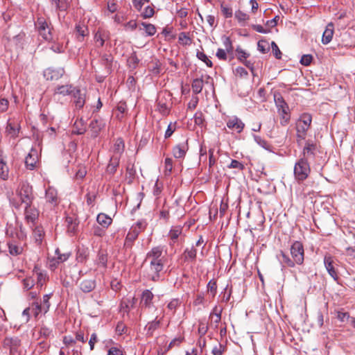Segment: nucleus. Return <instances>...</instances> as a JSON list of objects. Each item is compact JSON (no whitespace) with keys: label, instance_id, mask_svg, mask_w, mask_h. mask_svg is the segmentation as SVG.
Here are the masks:
<instances>
[{"label":"nucleus","instance_id":"obj_7","mask_svg":"<svg viewBox=\"0 0 355 355\" xmlns=\"http://www.w3.org/2000/svg\"><path fill=\"white\" fill-rule=\"evenodd\" d=\"M164 262H158L150 264L148 272V278L153 282H158L160 278V272L163 270Z\"/></svg>","mask_w":355,"mask_h":355},{"label":"nucleus","instance_id":"obj_1","mask_svg":"<svg viewBox=\"0 0 355 355\" xmlns=\"http://www.w3.org/2000/svg\"><path fill=\"white\" fill-rule=\"evenodd\" d=\"M291 259L284 252L280 251L279 259L283 267H295V264L302 265L304 260V250L300 241H295L291 246Z\"/></svg>","mask_w":355,"mask_h":355},{"label":"nucleus","instance_id":"obj_21","mask_svg":"<svg viewBox=\"0 0 355 355\" xmlns=\"http://www.w3.org/2000/svg\"><path fill=\"white\" fill-rule=\"evenodd\" d=\"M74 130L73 132L77 135H83L86 131L87 123L83 119V118H80L77 116L76 120L74 122Z\"/></svg>","mask_w":355,"mask_h":355},{"label":"nucleus","instance_id":"obj_28","mask_svg":"<svg viewBox=\"0 0 355 355\" xmlns=\"http://www.w3.org/2000/svg\"><path fill=\"white\" fill-rule=\"evenodd\" d=\"M96 220L100 225L106 229L112 224V219L110 217L103 213H101L97 216Z\"/></svg>","mask_w":355,"mask_h":355},{"label":"nucleus","instance_id":"obj_14","mask_svg":"<svg viewBox=\"0 0 355 355\" xmlns=\"http://www.w3.org/2000/svg\"><path fill=\"white\" fill-rule=\"evenodd\" d=\"M154 295L150 290H144L141 294L140 305L141 307L149 308L152 305Z\"/></svg>","mask_w":355,"mask_h":355},{"label":"nucleus","instance_id":"obj_43","mask_svg":"<svg viewBox=\"0 0 355 355\" xmlns=\"http://www.w3.org/2000/svg\"><path fill=\"white\" fill-rule=\"evenodd\" d=\"M141 25L143 26L147 35L153 36L156 33V28L153 24L143 22Z\"/></svg>","mask_w":355,"mask_h":355},{"label":"nucleus","instance_id":"obj_54","mask_svg":"<svg viewBox=\"0 0 355 355\" xmlns=\"http://www.w3.org/2000/svg\"><path fill=\"white\" fill-rule=\"evenodd\" d=\"M226 349V347L219 343L218 345L214 347L211 353L213 355H222Z\"/></svg>","mask_w":355,"mask_h":355},{"label":"nucleus","instance_id":"obj_44","mask_svg":"<svg viewBox=\"0 0 355 355\" xmlns=\"http://www.w3.org/2000/svg\"><path fill=\"white\" fill-rule=\"evenodd\" d=\"M236 56L238 60H239L241 62H243V61L245 59H247L250 56V53L245 52L243 49H242L241 47L238 46L236 49Z\"/></svg>","mask_w":355,"mask_h":355},{"label":"nucleus","instance_id":"obj_20","mask_svg":"<svg viewBox=\"0 0 355 355\" xmlns=\"http://www.w3.org/2000/svg\"><path fill=\"white\" fill-rule=\"evenodd\" d=\"M77 39L82 42L84 37L89 34L87 26L83 23H78L75 26Z\"/></svg>","mask_w":355,"mask_h":355},{"label":"nucleus","instance_id":"obj_38","mask_svg":"<svg viewBox=\"0 0 355 355\" xmlns=\"http://www.w3.org/2000/svg\"><path fill=\"white\" fill-rule=\"evenodd\" d=\"M182 228L180 226H176V227H173L169 232V237L171 239V240L175 243L176 241V240L178 239V238L179 237V236L182 234Z\"/></svg>","mask_w":355,"mask_h":355},{"label":"nucleus","instance_id":"obj_10","mask_svg":"<svg viewBox=\"0 0 355 355\" xmlns=\"http://www.w3.org/2000/svg\"><path fill=\"white\" fill-rule=\"evenodd\" d=\"M324 263L329 275L335 281H338L339 277L338 275V272L334 268V261L333 257L330 255H326L324 258Z\"/></svg>","mask_w":355,"mask_h":355},{"label":"nucleus","instance_id":"obj_61","mask_svg":"<svg viewBox=\"0 0 355 355\" xmlns=\"http://www.w3.org/2000/svg\"><path fill=\"white\" fill-rule=\"evenodd\" d=\"M194 122L196 125H200L203 124L205 118L202 112H195L193 115Z\"/></svg>","mask_w":355,"mask_h":355},{"label":"nucleus","instance_id":"obj_46","mask_svg":"<svg viewBox=\"0 0 355 355\" xmlns=\"http://www.w3.org/2000/svg\"><path fill=\"white\" fill-rule=\"evenodd\" d=\"M154 14H155L154 8L150 6H148L141 12V16L144 19H148V18L152 17L154 15Z\"/></svg>","mask_w":355,"mask_h":355},{"label":"nucleus","instance_id":"obj_63","mask_svg":"<svg viewBox=\"0 0 355 355\" xmlns=\"http://www.w3.org/2000/svg\"><path fill=\"white\" fill-rule=\"evenodd\" d=\"M106 228H103L102 226L99 227L98 225L94 226L92 228L93 234L97 236H103L105 234Z\"/></svg>","mask_w":355,"mask_h":355},{"label":"nucleus","instance_id":"obj_13","mask_svg":"<svg viewBox=\"0 0 355 355\" xmlns=\"http://www.w3.org/2000/svg\"><path fill=\"white\" fill-rule=\"evenodd\" d=\"M38 160L37 152L32 148L25 159V165L29 170H33Z\"/></svg>","mask_w":355,"mask_h":355},{"label":"nucleus","instance_id":"obj_33","mask_svg":"<svg viewBox=\"0 0 355 355\" xmlns=\"http://www.w3.org/2000/svg\"><path fill=\"white\" fill-rule=\"evenodd\" d=\"M234 17L241 26H245L246 22L250 19V17L248 14L240 10L235 12Z\"/></svg>","mask_w":355,"mask_h":355},{"label":"nucleus","instance_id":"obj_31","mask_svg":"<svg viewBox=\"0 0 355 355\" xmlns=\"http://www.w3.org/2000/svg\"><path fill=\"white\" fill-rule=\"evenodd\" d=\"M76 89V87H73L71 85H61L58 86L55 89V93L60 94L62 95H68V94H73V91Z\"/></svg>","mask_w":355,"mask_h":355},{"label":"nucleus","instance_id":"obj_45","mask_svg":"<svg viewBox=\"0 0 355 355\" xmlns=\"http://www.w3.org/2000/svg\"><path fill=\"white\" fill-rule=\"evenodd\" d=\"M312 121L311 116L306 112L303 113L297 121L302 122L304 125H306V127L309 128Z\"/></svg>","mask_w":355,"mask_h":355},{"label":"nucleus","instance_id":"obj_36","mask_svg":"<svg viewBox=\"0 0 355 355\" xmlns=\"http://www.w3.org/2000/svg\"><path fill=\"white\" fill-rule=\"evenodd\" d=\"M9 252L12 256H17L22 253L23 248L13 242L8 243Z\"/></svg>","mask_w":355,"mask_h":355},{"label":"nucleus","instance_id":"obj_16","mask_svg":"<svg viewBox=\"0 0 355 355\" xmlns=\"http://www.w3.org/2000/svg\"><path fill=\"white\" fill-rule=\"evenodd\" d=\"M188 150L187 141L180 143L173 149V153L175 158H183Z\"/></svg>","mask_w":355,"mask_h":355},{"label":"nucleus","instance_id":"obj_32","mask_svg":"<svg viewBox=\"0 0 355 355\" xmlns=\"http://www.w3.org/2000/svg\"><path fill=\"white\" fill-rule=\"evenodd\" d=\"M33 237L35 240V242L38 245L41 244L42 239L44 236V232L43 228L40 226L35 227V229L33 230Z\"/></svg>","mask_w":355,"mask_h":355},{"label":"nucleus","instance_id":"obj_52","mask_svg":"<svg viewBox=\"0 0 355 355\" xmlns=\"http://www.w3.org/2000/svg\"><path fill=\"white\" fill-rule=\"evenodd\" d=\"M139 62V60L137 58V56L136 55L135 53H132L129 57V58L128 60V63L130 67H132V68H135L137 66Z\"/></svg>","mask_w":355,"mask_h":355},{"label":"nucleus","instance_id":"obj_26","mask_svg":"<svg viewBox=\"0 0 355 355\" xmlns=\"http://www.w3.org/2000/svg\"><path fill=\"white\" fill-rule=\"evenodd\" d=\"M96 287V282L94 279H85L80 283V288L83 293H89Z\"/></svg>","mask_w":355,"mask_h":355},{"label":"nucleus","instance_id":"obj_29","mask_svg":"<svg viewBox=\"0 0 355 355\" xmlns=\"http://www.w3.org/2000/svg\"><path fill=\"white\" fill-rule=\"evenodd\" d=\"M196 249L194 247H191V248H187L184 250L183 253V257L186 261H194L196 259Z\"/></svg>","mask_w":355,"mask_h":355},{"label":"nucleus","instance_id":"obj_62","mask_svg":"<svg viewBox=\"0 0 355 355\" xmlns=\"http://www.w3.org/2000/svg\"><path fill=\"white\" fill-rule=\"evenodd\" d=\"M234 73L236 76H239L240 78H244L248 75V71L245 70V68L242 67H236L234 70Z\"/></svg>","mask_w":355,"mask_h":355},{"label":"nucleus","instance_id":"obj_59","mask_svg":"<svg viewBox=\"0 0 355 355\" xmlns=\"http://www.w3.org/2000/svg\"><path fill=\"white\" fill-rule=\"evenodd\" d=\"M223 39L225 50L227 52H232L233 51V46L230 38L229 37L224 36Z\"/></svg>","mask_w":355,"mask_h":355},{"label":"nucleus","instance_id":"obj_30","mask_svg":"<svg viewBox=\"0 0 355 355\" xmlns=\"http://www.w3.org/2000/svg\"><path fill=\"white\" fill-rule=\"evenodd\" d=\"M8 167L6 165L3 157L0 155V177L2 180H6L8 178Z\"/></svg>","mask_w":355,"mask_h":355},{"label":"nucleus","instance_id":"obj_2","mask_svg":"<svg viewBox=\"0 0 355 355\" xmlns=\"http://www.w3.org/2000/svg\"><path fill=\"white\" fill-rule=\"evenodd\" d=\"M16 194L19 198V201L10 200V203L15 209H19L22 204H33L35 199L33 187L27 182H21L16 190Z\"/></svg>","mask_w":355,"mask_h":355},{"label":"nucleus","instance_id":"obj_37","mask_svg":"<svg viewBox=\"0 0 355 355\" xmlns=\"http://www.w3.org/2000/svg\"><path fill=\"white\" fill-rule=\"evenodd\" d=\"M163 247L156 246L153 248L148 253L147 257H154L158 259H162Z\"/></svg>","mask_w":355,"mask_h":355},{"label":"nucleus","instance_id":"obj_15","mask_svg":"<svg viewBox=\"0 0 355 355\" xmlns=\"http://www.w3.org/2000/svg\"><path fill=\"white\" fill-rule=\"evenodd\" d=\"M334 25L332 22H329L326 28L323 33L322 37V42L324 44H329L334 35Z\"/></svg>","mask_w":355,"mask_h":355},{"label":"nucleus","instance_id":"obj_22","mask_svg":"<svg viewBox=\"0 0 355 355\" xmlns=\"http://www.w3.org/2000/svg\"><path fill=\"white\" fill-rule=\"evenodd\" d=\"M273 96L278 111H286V110L288 108V106L285 102L281 94L278 92H275Z\"/></svg>","mask_w":355,"mask_h":355},{"label":"nucleus","instance_id":"obj_5","mask_svg":"<svg viewBox=\"0 0 355 355\" xmlns=\"http://www.w3.org/2000/svg\"><path fill=\"white\" fill-rule=\"evenodd\" d=\"M3 345L9 348L10 355H20L21 340L18 337H6L3 340Z\"/></svg>","mask_w":355,"mask_h":355},{"label":"nucleus","instance_id":"obj_48","mask_svg":"<svg viewBox=\"0 0 355 355\" xmlns=\"http://www.w3.org/2000/svg\"><path fill=\"white\" fill-rule=\"evenodd\" d=\"M126 174L128 178L129 179V182H131L132 180L135 178L136 174V170L133 164H129L126 168Z\"/></svg>","mask_w":355,"mask_h":355},{"label":"nucleus","instance_id":"obj_18","mask_svg":"<svg viewBox=\"0 0 355 355\" xmlns=\"http://www.w3.org/2000/svg\"><path fill=\"white\" fill-rule=\"evenodd\" d=\"M227 126L230 129H234L237 132L240 133L243 130L245 126L244 123L236 116H234L232 119H229L227 122Z\"/></svg>","mask_w":355,"mask_h":355},{"label":"nucleus","instance_id":"obj_24","mask_svg":"<svg viewBox=\"0 0 355 355\" xmlns=\"http://www.w3.org/2000/svg\"><path fill=\"white\" fill-rule=\"evenodd\" d=\"M46 202L51 203L53 205L58 204V193L57 191L53 187H49L46 190Z\"/></svg>","mask_w":355,"mask_h":355},{"label":"nucleus","instance_id":"obj_49","mask_svg":"<svg viewBox=\"0 0 355 355\" xmlns=\"http://www.w3.org/2000/svg\"><path fill=\"white\" fill-rule=\"evenodd\" d=\"M55 254H57L56 262L58 263H62V262L67 261L69 259V256L71 255V254L69 252H66V253H62V254L60 253L59 249H57L55 250Z\"/></svg>","mask_w":355,"mask_h":355},{"label":"nucleus","instance_id":"obj_25","mask_svg":"<svg viewBox=\"0 0 355 355\" xmlns=\"http://www.w3.org/2000/svg\"><path fill=\"white\" fill-rule=\"evenodd\" d=\"M103 126L104 123L102 120L96 119H93L89 123V128L92 132V137H97L98 132L101 131Z\"/></svg>","mask_w":355,"mask_h":355},{"label":"nucleus","instance_id":"obj_56","mask_svg":"<svg viewBox=\"0 0 355 355\" xmlns=\"http://www.w3.org/2000/svg\"><path fill=\"white\" fill-rule=\"evenodd\" d=\"M88 256L87 250L85 249H78L77 252V260L80 262H83L86 260Z\"/></svg>","mask_w":355,"mask_h":355},{"label":"nucleus","instance_id":"obj_39","mask_svg":"<svg viewBox=\"0 0 355 355\" xmlns=\"http://www.w3.org/2000/svg\"><path fill=\"white\" fill-rule=\"evenodd\" d=\"M220 7L221 12L225 18H230L232 17L233 11H232V8L230 6L225 3L224 2H222L220 3Z\"/></svg>","mask_w":355,"mask_h":355},{"label":"nucleus","instance_id":"obj_17","mask_svg":"<svg viewBox=\"0 0 355 355\" xmlns=\"http://www.w3.org/2000/svg\"><path fill=\"white\" fill-rule=\"evenodd\" d=\"M139 234L140 230H137V228H131L125 237L124 245L126 248H131L133 242L137 239Z\"/></svg>","mask_w":355,"mask_h":355},{"label":"nucleus","instance_id":"obj_64","mask_svg":"<svg viewBox=\"0 0 355 355\" xmlns=\"http://www.w3.org/2000/svg\"><path fill=\"white\" fill-rule=\"evenodd\" d=\"M50 1L53 5H54L56 10H65L67 9V6L60 0H50Z\"/></svg>","mask_w":355,"mask_h":355},{"label":"nucleus","instance_id":"obj_40","mask_svg":"<svg viewBox=\"0 0 355 355\" xmlns=\"http://www.w3.org/2000/svg\"><path fill=\"white\" fill-rule=\"evenodd\" d=\"M107 261V254L103 251H99L98 254L97 260H96L97 264L103 268H106Z\"/></svg>","mask_w":355,"mask_h":355},{"label":"nucleus","instance_id":"obj_58","mask_svg":"<svg viewBox=\"0 0 355 355\" xmlns=\"http://www.w3.org/2000/svg\"><path fill=\"white\" fill-rule=\"evenodd\" d=\"M217 285L216 282L214 280H210L207 284V291L212 294V296L214 297L216 294Z\"/></svg>","mask_w":355,"mask_h":355},{"label":"nucleus","instance_id":"obj_47","mask_svg":"<svg viewBox=\"0 0 355 355\" xmlns=\"http://www.w3.org/2000/svg\"><path fill=\"white\" fill-rule=\"evenodd\" d=\"M178 40L179 42L183 45H190L191 43V39L189 37L188 34L184 32L180 33Z\"/></svg>","mask_w":355,"mask_h":355},{"label":"nucleus","instance_id":"obj_53","mask_svg":"<svg viewBox=\"0 0 355 355\" xmlns=\"http://www.w3.org/2000/svg\"><path fill=\"white\" fill-rule=\"evenodd\" d=\"M197 57L199 60L204 62L207 64V67H212L211 61L208 58V57L206 55V54L204 53L203 52L198 51L197 53Z\"/></svg>","mask_w":355,"mask_h":355},{"label":"nucleus","instance_id":"obj_23","mask_svg":"<svg viewBox=\"0 0 355 355\" xmlns=\"http://www.w3.org/2000/svg\"><path fill=\"white\" fill-rule=\"evenodd\" d=\"M108 38L106 31L98 29L94 35V41L98 47H102L104 45L105 40Z\"/></svg>","mask_w":355,"mask_h":355},{"label":"nucleus","instance_id":"obj_35","mask_svg":"<svg viewBox=\"0 0 355 355\" xmlns=\"http://www.w3.org/2000/svg\"><path fill=\"white\" fill-rule=\"evenodd\" d=\"M291 112H278L275 117L277 121H279L281 125H286L288 124L291 119Z\"/></svg>","mask_w":355,"mask_h":355},{"label":"nucleus","instance_id":"obj_6","mask_svg":"<svg viewBox=\"0 0 355 355\" xmlns=\"http://www.w3.org/2000/svg\"><path fill=\"white\" fill-rule=\"evenodd\" d=\"M72 103L78 110L83 108L86 101V91L76 88L72 94Z\"/></svg>","mask_w":355,"mask_h":355},{"label":"nucleus","instance_id":"obj_55","mask_svg":"<svg viewBox=\"0 0 355 355\" xmlns=\"http://www.w3.org/2000/svg\"><path fill=\"white\" fill-rule=\"evenodd\" d=\"M181 302L178 298L173 299L167 305V308L171 311H175L176 309L180 306Z\"/></svg>","mask_w":355,"mask_h":355},{"label":"nucleus","instance_id":"obj_50","mask_svg":"<svg viewBox=\"0 0 355 355\" xmlns=\"http://www.w3.org/2000/svg\"><path fill=\"white\" fill-rule=\"evenodd\" d=\"M52 295V293L51 294H46V295H44L43 296V300H42V306H43V309H44V313H46L49 311V308H50V302H49V300L51 298Z\"/></svg>","mask_w":355,"mask_h":355},{"label":"nucleus","instance_id":"obj_3","mask_svg":"<svg viewBox=\"0 0 355 355\" xmlns=\"http://www.w3.org/2000/svg\"><path fill=\"white\" fill-rule=\"evenodd\" d=\"M311 173L309 163L305 158H300L294 166V175L298 182L305 180Z\"/></svg>","mask_w":355,"mask_h":355},{"label":"nucleus","instance_id":"obj_51","mask_svg":"<svg viewBox=\"0 0 355 355\" xmlns=\"http://www.w3.org/2000/svg\"><path fill=\"white\" fill-rule=\"evenodd\" d=\"M19 125L17 123H12L10 121L8 123L7 125V130L8 132L13 136L16 135L17 133L19 132Z\"/></svg>","mask_w":355,"mask_h":355},{"label":"nucleus","instance_id":"obj_19","mask_svg":"<svg viewBox=\"0 0 355 355\" xmlns=\"http://www.w3.org/2000/svg\"><path fill=\"white\" fill-rule=\"evenodd\" d=\"M33 272L37 275V287L41 289L48 280L49 277L46 273L41 272L37 266L34 267Z\"/></svg>","mask_w":355,"mask_h":355},{"label":"nucleus","instance_id":"obj_11","mask_svg":"<svg viewBox=\"0 0 355 355\" xmlns=\"http://www.w3.org/2000/svg\"><path fill=\"white\" fill-rule=\"evenodd\" d=\"M212 78H211L209 76H206V79L204 80L202 78H196L193 80L191 84L192 91L194 94H199L202 92L204 83L206 84L212 85Z\"/></svg>","mask_w":355,"mask_h":355},{"label":"nucleus","instance_id":"obj_27","mask_svg":"<svg viewBox=\"0 0 355 355\" xmlns=\"http://www.w3.org/2000/svg\"><path fill=\"white\" fill-rule=\"evenodd\" d=\"M119 156H112L110 160V163L108 164L106 172L110 175H113L116 171V168L119 164Z\"/></svg>","mask_w":355,"mask_h":355},{"label":"nucleus","instance_id":"obj_42","mask_svg":"<svg viewBox=\"0 0 355 355\" xmlns=\"http://www.w3.org/2000/svg\"><path fill=\"white\" fill-rule=\"evenodd\" d=\"M336 318L342 322H351V317L347 312H344L343 310L336 311Z\"/></svg>","mask_w":355,"mask_h":355},{"label":"nucleus","instance_id":"obj_41","mask_svg":"<svg viewBox=\"0 0 355 355\" xmlns=\"http://www.w3.org/2000/svg\"><path fill=\"white\" fill-rule=\"evenodd\" d=\"M31 308V313L34 315L35 318H37L40 313H44L43 306L42 304L38 302H33Z\"/></svg>","mask_w":355,"mask_h":355},{"label":"nucleus","instance_id":"obj_9","mask_svg":"<svg viewBox=\"0 0 355 355\" xmlns=\"http://www.w3.org/2000/svg\"><path fill=\"white\" fill-rule=\"evenodd\" d=\"M317 146L315 144H313L310 141H306L305 146L303 148L301 158H305V160L309 162L311 159L314 158Z\"/></svg>","mask_w":355,"mask_h":355},{"label":"nucleus","instance_id":"obj_57","mask_svg":"<svg viewBox=\"0 0 355 355\" xmlns=\"http://www.w3.org/2000/svg\"><path fill=\"white\" fill-rule=\"evenodd\" d=\"M227 167L230 168H236L239 171H243L244 169V165L236 159H232Z\"/></svg>","mask_w":355,"mask_h":355},{"label":"nucleus","instance_id":"obj_12","mask_svg":"<svg viewBox=\"0 0 355 355\" xmlns=\"http://www.w3.org/2000/svg\"><path fill=\"white\" fill-rule=\"evenodd\" d=\"M162 320V318L157 320V317H156L155 320L147 323L144 329L146 331V335L148 338L153 337L155 331L161 327Z\"/></svg>","mask_w":355,"mask_h":355},{"label":"nucleus","instance_id":"obj_60","mask_svg":"<svg viewBox=\"0 0 355 355\" xmlns=\"http://www.w3.org/2000/svg\"><path fill=\"white\" fill-rule=\"evenodd\" d=\"M24 288L26 290L31 289L35 285V281L32 277H27L23 280Z\"/></svg>","mask_w":355,"mask_h":355},{"label":"nucleus","instance_id":"obj_8","mask_svg":"<svg viewBox=\"0 0 355 355\" xmlns=\"http://www.w3.org/2000/svg\"><path fill=\"white\" fill-rule=\"evenodd\" d=\"M24 216L27 223H34L39 216V211L33 204H26L24 207Z\"/></svg>","mask_w":355,"mask_h":355},{"label":"nucleus","instance_id":"obj_34","mask_svg":"<svg viewBox=\"0 0 355 355\" xmlns=\"http://www.w3.org/2000/svg\"><path fill=\"white\" fill-rule=\"evenodd\" d=\"M124 143L121 139H118L114 145V155L113 156H119L121 157V154L124 150Z\"/></svg>","mask_w":355,"mask_h":355},{"label":"nucleus","instance_id":"obj_4","mask_svg":"<svg viewBox=\"0 0 355 355\" xmlns=\"http://www.w3.org/2000/svg\"><path fill=\"white\" fill-rule=\"evenodd\" d=\"M35 27L42 38L46 41H50L52 40V28L51 26V23L47 21L46 19L42 17H38L37 21L35 22Z\"/></svg>","mask_w":355,"mask_h":355}]
</instances>
